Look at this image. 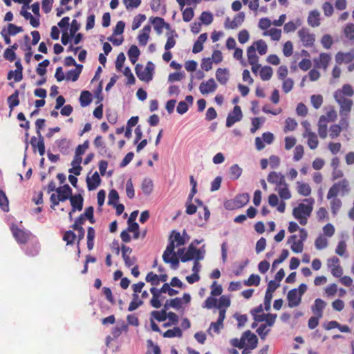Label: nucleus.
Segmentation results:
<instances>
[{
    "instance_id": "f257e3e1",
    "label": "nucleus",
    "mask_w": 354,
    "mask_h": 354,
    "mask_svg": "<svg viewBox=\"0 0 354 354\" xmlns=\"http://www.w3.org/2000/svg\"><path fill=\"white\" fill-rule=\"evenodd\" d=\"M169 243L162 254V259L166 263H171L176 268L179 264V259L174 250L176 246H181L185 244V240L179 232L173 230L169 238Z\"/></svg>"
},
{
    "instance_id": "f03ea898",
    "label": "nucleus",
    "mask_w": 354,
    "mask_h": 354,
    "mask_svg": "<svg viewBox=\"0 0 354 354\" xmlns=\"http://www.w3.org/2000/svg\"><path fill=\"white\" fill-rule=\"evenodd\" d=\"M57 195L52 194L50 197V207L54 209L59 204V202H64L72 196V189L68 184L58 187L56 189Z\"/></svg>"
},
{
    "instance_id": "7ed1b4c3",
    "label": "nucleus",
    "mask_w": 354,
    "mask_h": 354,
    "mask_svg": "<svg viewBox=\"0 0 354 354\" xmlns=\"http://www.w3.org/2000/svg\"><path fill=\"white\" fill-rule=\"evenodd\" d=\"M313 208V201L309 204L299 203L293 209L292 214L301 225H305L307 223L308 218L311 214Z\"/></svg>"
},
{
    "instance_id": "20e7f679",
    "label": "nucleus",
    "mask_w": 354,
    "mask_h": 354,
    "mask_svg": "<svg viewBox=\"0 0 354 354\" xmlns=\"http://www.w3.org/2000/svg\"><path fill=\"white\" fill-rule=\"evenodd\" d=\"M351 191L349 182L346 178H343L337 183H334L329 189L327 194V199L330 200L333 196H337L338 194L344 196Z\"/></svg>"
},
{
    "instance_id": "39448f33",
    "label": "nucleus",
    "mask_w": 354,
    "mask_h": 354,
    "mask_svg": "<svg viewBox=\"0 0 354 354\" xmlns=\"http://www.w3.org/2000/svg\"><path fill=\"white\" fill-rule=\"evenodd\" d=\"M151 64L152 63L149 62L145 68L140 64H136L135 67L136 74L140 80L148 82L152 80L153 68L150 66Z\"/></svg>"
},
{
    "instance_id": "423d86ee",
    "label": "nucleus",
    "mask_w": 354,
    "mask_h": 354,
    "mask_svg": "<svg viewBox=\"0 0 354 354\" xmlns=\"http://www.w3.org/2000/svg\"><path fill=\"white\" fill-rule=\"evenodd\" d=\"M204 255L201 252L199 249H197L194 245L192 243L189 245L185 253L181 257L182 262H187L194 259V261H199L203 259Z\"/></svg>"
},
{
    "instance_id": "0eeeda50",
    "label": "nucleus",
    "mask_w": 354,
    "mask_h": 354,
    "mask_svg": "<svg viewBox=\"0 0 354 354\" xmlns=\"http://www.w3.org/2000/svg\"><path fill=\"white\" fill-rule=\"evenodd\" d=\"M336 102L339 105V114L341 115L348 116L351 111L353 106V100L348 97H341L340 95L334 96Z\"/></svg>"
},
{
    "instance_id": "6e6552de",
    "label": "nucleus",
    "mask_w": 354,
    "mask_h": 354,
    "mask_svg": "<svg viewBox=\"0 0 354 354\" xmlns=\"http://www.w3.org/2000/svg\"><path fill=\"white\" fill-rule=\"evenodd\" d=\"M297 34L300 41L305 47H311L314 45L315 36L314 34L310 33L308 28H302L298 31Z\"/></svg>"
},
{
    "instance_id": "1a4fd4ad",
    "label": "nucleus",
    "mask_w": 354,
    "mask_h": 354,
    "mask_svg": "<svg viewBox=\"0 0 354 354\" xmlns=\"http://www.w3.org/2000/svg\"><path fill=\"white\" fill-rule=\"evenodd\" d=\"M11 231L15 240L19 244L26 243L31 236L30 232L24 231L17 226H12Z\"/></svg>"
},
{
    "instance_id": "9d476101",
    "label": "nucleus",
    "mask_w": 354,
    "mask_h": 354,
    "mask_svg": "<svg viewBox=\"0 0 354 354\" xmlns=\"http://www.w3.org/2000/svg\"><path fill=\"white\" fill-rule=\"evenodd\" d=\"M245 14L243 12H241L235 15L232 20H231L230 17H227L224 23L225 28L236 29L243 24Z\"/></svg>"
},
{
    "instance_id": "9b49d317",
    "label": "nucleus",
    "mask_w": 354,
    "mask_h": 354,
    "mask_svg": "<svg viewBox=\"0 0 354 354\" xmlns=\"http://www.w3.org/2000/svg\"><path fill=\"white\" fill-rule=\"evenodd\" d=\"M243 118L241 107L238 105L235 106L232 112L230 113L227 117L226 126L231 127L236 122L240 121Z\"/></svg>"
},
{
    "instance_id": "f8f14e48",
    "label": "nucleus",
    "mask_w": 354,
    "mask_h": 354,
    "mask_svg": "<svg viewBox=\"0 0 354 354\" xmlns=\"http://www.w3.org/2000/svg\"><path fill=\"white\" fill-rule=\"evenodd\" d=\"M268 183L272 185H275L276 187L285 185L286 180L285 176L279 172L271 171L269 173L267 177Z\"/></svg>"
},
{
    "instance_id": "ddd939ff",
    "label": "nucleus",
    "mask_w": 354,
    "mask_h": 354,
    "mask_svg": "<svg viewBox=\"0 0 354 354\" xmlns=\"http://www.w3.org/2000/svg\"><path fill=\"white\" fill-rule=\"evenodd\" d=\"M150 21L153 25V28L158 35L162 32L164 28L167 29L170 28L169 24L166 23L163 18L159 17L150 18Z\"/></svg>"
},
{
    "instance_id": "4468645a",
    "label": "nucleus",
    "mask_w": 354,
    "mask_h": 354,
    "mask_svg": "<svg viewBox=\"0 0 354 354\" xmlns=\"http://www.w3.org/2000/svg\"><path fill=\"white\" fill-rule=\"evenodd\" d=\"M288 304L290 308H294L298 306L301 301V295H298L297 290L296 288L290 290L287 295Z\"/></svg>"
},
{
    "instance_id": "2eb2a0df",
    "label": "nucleus",
    "mask_w": 354,
    "mask_h": 354,
    "mask_svg": "<svg viewBox=\"0 0 354 354\" xmlns=\"http://www.w3.org/2000/svg\"><path fill=\"white\" fill-rule=\"evenodd\" d=\"M217 85L213 78H210L207 82H203L199 87V90L203 95H207L215 91Z\"/></svg>"
},
{
    "instance_id": "dca6fc26",
    "label": "nucleus",
    "mask_w": 354,
    "mask_h": 354,
    "mask_svg": "<svg viewBox=\"0 0 354 354\" xmlns=\"http://www.w3.org/2000/svg\"><path fill=\"white\" fill-rule=\"evenodd\" d=\"M84 198L80 194L71 196L70 198V202L72 206V210L69 213V216L71 218V214L76 210L81 211L83 208Z\"/></svg>"
},
{
    "instance_id": "f3484780",
    "label": "nucleus",
    "mask_w": 354,
    "mask_h": 354,
    "mask_svg": "<svg viewBox=\"0 0 354 354\" xmlns=\"http://www.w3.org/2000/svg\"><path fill=\"white\" fill-rule=\"evenodd\" d=\"M151 26L145 25L140 32L138 36V43L140 46H145L149 39V34L151 32Z\"/></svg>"
},
{
    "instance_id": "a211bd4d",
    "label": "nucleus",
    "mask_w": 354,
    "mask_h": 354,
    "mask_svg": "<svg viewBox=\"0 0 354 354\" xmlns=\"http://www.w3.org/2000/svg\"><path fill=\"white\" fill-rule=\"evenodd\" d=\"M38 137V138H37L35 136L32 137L30 139V144L34 150H35V149L37 148L39 155L43 156L45 153V145L44 137Z\"/></svg>"
},
{
    "instance_id": "6ab92c4d",
    "label": "nucleus",
    "mask_w": 354,
    "mask_h": 354,
    "mask_svg": "<svg viewBox=\"0 0 354 354\" xmlns=\"http://www.w3.org/2000/svg\"><path fill=\"white\" fill-rule=\"evenodd\" d=\"M326 306V302L322 299H316L314 304L312 306L311 310L315 315L323 317V311Z\"/></svg>"
},
{
    "instance_id": "aec40b11",
    "label": "nucleus",
    "mask_w": 354,
    "mask_h": 354,
    "mask_svg": "<svg viewBox=\"0 0 354 354\" xmlns=\"http://www.w3.org/2000/svg\"><path fill=\"white\" fill-rule=\"evenodd\" d=\"M250 200V196L247 193L238 194L233 200V207L241 208L245 206Z\"/></svg>"
},
{
    "instance_id": "412c9836",
    "label": "nucleus",
    "mask_w": 354,
    "mask_h": 354,
    "mask_svg": "<svg viewBox=\"0 0 354 354\" xmlns=\"http://www.w3.org/2000/svg\"><path fill=\"white\" fill-rule=\"evenodd\" d=\"M244 338H245V345L250 349H254L258 344L257 337L251 333L250 330L244 332Z\"/></svg>"
},
{
    "instance_id": "4be33fe9",
    "label": "nucleus",
    "mask_w": 354,
    "mask_h": 354,
    "mask_svg": "<svg viewBox=\"0 0 354 354\" xmlns=\"http://www.w3.org/2000/svg\"><path fill=\"white\" fill-rule=\"evenodd\" d=\"M326 116L322 115L318 122V133L321 138L327 137L328 124Z\"/></svg>"
},
{
    "instance_id": "5701e85b",
    "label": "nucleus",
    "mask_w": 354,
    "mask_h": 354,
    "mask_svg": "<svg viewBox=\"0 0 354 354\" xmlns=\"http://www.w3.org/2000/svg\"><path fill=\"white\" fill-rule=\"evenodd\" d=\"M331 59L329 54L322 53L319 55L318 59H315V63L317 67L322 68L326 70L328 66V64Z\"/></svg>"
},
{
    "instance_id": "b1692460",
    "label": "nucleus",
    "mask_w": 354,
    "mask_h": 354,
    "mask_svg": "<svg viewBox=\"0 0 354 354\" xmlns=\"http://www.w3.org/2000/svg\"><path fill=\"white\" fill-rule=\"evenodd\" d=\"M297 236L292 235L288 239V243H291L290 248L295 253H301L303 251L304 243L301 241L296 240Z\"/></svg>"
},
{
    "instance_id": "393cba45",
    "label": "nucleus",
    "mask_w": 354,
    "mask_h": 354,
    "mask_svg": "<svg viewBox=\"0 0 354 354\" xmlns=\"http://www.w3.org/2000/svg\"><path fill=\"white\" fill-rule=\"evenodd\" d=\"M101 179L97 171H95L91 176V178L87 177L86 184L88 190L95 189L100 184Z\"/></svg>"
},
{
    "instance_id": "a878e982",
    "label": "nucleus",
    "mask_w": 354,
    "mask_h": 354,
    "mask_svg": "<svg viewBox=\"0 0 354 354\" xmlns=\"http://www.w3.org/2000/svg\"><path fill=\"white\" fill-rule=\"evenodd\" d=\"M354 91L351 85L348 84H344L342 88L337 90L334 93V96H337L340 95L341 97H351L353 95Z\"/></svg>"
},
{
    "instance_id": "bb28decb",
    "label": "nucleus",
    "mask_w": 354,
    "mask_h": 354,
    "mask_svg": "<svg viewBox=\"0 0 354 354\" xmlns=\"http://www.w3.org/2000/svg\"><path fill=\"white\" fill-rule=\"evenodd\" d=\"M308 24L311 27H317L320 25V13L318 10L310 11L308 17Z\"/></svg>"
},
{
    "instance_id": "cd10ccee",
    "label": "nucleus",
    "mask_w": 354,
    "mask_h": 354,
    "mask_svg": "<svg viewBox=\"0 0 354 354\" xmlns=\"http://www.w3.org/2000/svg\"><path fill=\"white\" fill-rule=\"evenodd\" d=\"M225 318V311L221 310L218 313V317L216 322H212L210 325L209 330L212 328L214 331L218 333L221 328H223V321Z\"/></svg>"
},
{
    "instance_id": "c85d7f7f",
    "label": "nucleus",
    "mask_w": 354,
    "mask_h": 354,
    "mask_svg": "<svg viewBox=\"0 0 354 354\" xmlns=\"http://www.w3.org/2000/svg\"><path fill=\"white\" fill-rule=\"evenodd\" d=\"M342 205V201L337 196H333L330 198V206L332 214L335 216L340 210Z\"/></svg>"
},
{
    "instance_id": "c756f323",
    "label": "nucleus",
    "mask_w": 354,
    "mask_h": 354,
    "mask_svg": "<svg viewBox=\"0 0 354 354\" xmlns=\"http://www.w3.org/2000/svg\"><path fill=\"white\" fill-rule=\"evenodd\" d=\"M216 77L221 84H225L229 79V73L227 68H218L216 72Z\"/></svg>"
},
{
    "instance_id": "7c9ffc66",
    "label": "nucleus",
    "mask_w": 354,
    "mask_h": 354,
    "mask_svg": "<svg viewBox=\"0 0 354 354\" xmlns=\"http://www.w3.org/2000/svg\"><path fill=\"white\" fill-rule=\"evenodd\" d=\"M275 191L278 192L279 196L282 200H288L292 196L286 183L285 185H282V186L276 187Z\"/></svg>"
},
{
    "instance_id": "2f4dec72",
    "label": "nucleus",
    "mask_w": 354,
    "mask_h": 354,
    "mask_svg": "<svg viewBox=\"0 0 354 354\" xmlns=\"http://www.w3.org/2000/svg\"><path fill=\"white\" fill-rule=\"evenodd\" d=\"M297 191L299 194L304 196H308L311 194V187L308 183L297 182Z\"/></svg>"
},
{
    "instance_id": "473e14b6",
    "label": "nucleus",
    "mask_w": 354,
    "mask_h": 354,
    "mask_svg": "<svg viewBox=\"0 0 354 354\" xmlns=\"http://www.w3.org/2000/svg\"><path fill=\"white\" fill-rule=\"evenodd\" d=\"M247 57L250 64H254L259 62V57L256 54V48L254 45L248 48Z\"/></svg>"
},
{
    "instance_id": "72a5a7b5",
    "label": "nucleus",
    "mask_w": 354,
    "mask_h": 354,
    "mask_svg": "<svg viewBox=\"0 0 354 354\" xmlns=\"http://www.w3.org/2000/svg\"><path fill=\"white\" fill-rule=\"evenodd\" d=\"M231 301L230 297L226 295H222L218 302L217 308H218V313L221 310L225 311L226 314L227 308L230 306Z\"/></svg>"
},
{
    "instance_id": "f704fd0d",
    "label": "nucleus",
    "mask_w": 354,
    "mask_h": 354,
    "mask_svg": "<svg viewBox=\"0 0 354 354\" xmlns=\"http://www.w3.org/2000/svg\"><path fill=\"white\" fill-rule=\"evenodd\" d=\"M19 91L16 90L12 95H10L8 97V104L10 111H12L14 109V107L19 104Z\"/></svg>"
},
{
    "instance_id": "c9c22d12",
    "label": "nucleus",
    "mask_w": 354,
    "mask_h": 354,
    "mask_svg": "<svg viewBox=\"0 0 354 354\" xmlns=\"http://www.w3.org/2000/svg\"><path fill=\"white\" fill-rule=\"evenodd\" d=\"M140 50L136 45H132L128 50L129 59L132 64H135L140 55Z\"/></svg>"
},
{
    "instance_id": "e433bc0d",
    "label": "nucleus",
    "mask_w": 354,
    "mask_h": 354,
    "mask_svg": "<svg viewBox=\"0 0 354 354\" xmlns=\"http://www.w3.org/2000/svg\"><path fill=\"white\" fill-rule=\"evenodd\" d=\"M272 68L268 66L261 67L259 71L260 77L263 81L269 80L272 77Z\"/></svg>"
},
{
    "instance_id": "4c0bfd02",
    "label": "nucleus",
    "mask_w": 354,
    "mask_h": 354,
    "mask_svg": "<svg viewBox=\"0 0 354 354\" xmlns=\"http://www.w3.org/2000/svg\"><path fill=\"white\" fill-rule=\"evenodd\" d=\"M95 231L93 227H88L87 230V248L88 250H91L94 247V239Z\"/></svg>"
},
{
    "instance_id": "58836bf2",
    "label": "nucleus",
    "mask_w": 354,
    "mask_h": 354,
    "mask_svg": "<svg viewBox=\"0 0 354 354\" xmlns=\"http://www.w3.org/2000/svg\"><path fill=\"white\" fill-rule=\"evenodd\" d=\"M304 137L308 138V145L311 149H315L317 147L319 141L316 134L313 133H309V134H304Z\"/></svg>"
},
{
    "instance_id": "ea45409f",
    "label": "nucleus",
    "mask_w": 354,
    "mask_h": 354,
    "mask_svg": "<svg viewBox=\"0 0 354 354\" xmlns=\"http://www.w3.org/2000/svg\"><path fill=\"white\" fill-rule=\"evenodd\" d=\"M163 337L167 338H172L175 337H181L183 333L179 327H174L172 329H169L163 333Z\"/></svg>"
},
{
    "instance_id": "a19ab883",
    "label": "nucleus",
    "mask_w": 354,
    "mask_h": 354,
    "mask_svg": "<svg viewBox=\"0 0 354 354\" xmlns=\"http://www.w3.org/2000/svg\"><path fill=\"white\" fill-rule=\"evenodd\" d=\"M91 93L88 91H83L80 97L81 106H86L91 102Z\"/></svg>"
},
{
    "instance_id": "79ce46f5",
    "label": "nucleus",
    "mask_w": 354,
    "mask_h": 354,
    "mask_svg": "<svg viewBox=\"0 0 354 354\" xmlns=\"http://www.w3.org/2000/svg\"><path fill=\"white\" fill-rule=\"evenodd\" d=\"M242 169L237 165L234 164L230 168V176L232 180H237L242 174Z\"/></svg>"
},
{
    "instance_id": "37998d69",
    "label": "nucleus",
    "mask_w": 354,
    "mask_h": 354,
    "mask_svg": "<svg viewBox=\"0 0 354 354\" xmlns=\"http://www.w3.org/2000/svg\"><path fill=\"white\" fill-rule=\"evenodd\" d=\"M132 297L133 299L130 302L128 307L129 311H133L143 304V301L141 299H139V296L138 294H133Z\"/></svg>"
},
{
    "instance_id": "c03bdc74",
    "label": "nucleus",
    "mask_w": 354,
    "mask_h": 354,
    "mask_svg": "<svg viewBox=\"0 0 354 354\" xmlns=\"http://www.w3.org/2000/svg\"><path fill=\"white\" fill-rule=\"evenodd\" d=\"M57 147L61 153L66 154L69 151L70 141L66 138L61 139L57 141Z\"/></svg>"
},
{
    "instance_id": "a18cd8bd",
    "label": "nucleus",
    "mask_w": 354,
    "mask_h": 354,
    "mask_svg": "<svg viewBox=\"0 0 354 354\" xmlns=\"http://www.w3.org/2000/svg\"><path fill=\"white\" fill-rule=\"evenodd\" d=\"M255 48L261 55H263L267 53L268 46L266 43L263 40L260 39L253 43Z\"/></svg>"
},
{
    "instance_id": "49530a36",
    "label": "nucleus",
    "mask_w": 354,
    "mask_h": 354,
    "mask_svg": "<svg viewBox=\"0 0 354 354\" xmlns=\"http://www.w3.org/2000/svg\"><path fill=\"white\" fill-rule=\"evenodd\" d=\"M153 182L149 178H145L142 183V190L145 194H149L153 190Z\"/></svg>"
},
{
    "instance_id": "de8ad7c7",
    "label": "nucleus",
    "mask_w": 354,
    "mask_h": 354,
    "mask_svg": "<svg viewBox=\"0 0 354 354\" xmlns=\"http://www.w3.org/2000/svg\"><path fill=\"white\" fill-rule=\"evenodd\" d=\"M261 281V278L257 274H252L249 278L244 281L243 283L245 286H259Z\"/></svg>"
},
{
    "instance_id": "09e8293b",
    "label": "nucleus",
    "mask_w": 354,
    "mask_h": 354,
    "mask_svg": "<svg viewBox=\"0 0 354 354\" xmlns=\"http://www.w3.org/2000/svg\"><path fill=\"white\" fill-rule=\"evenodd\" d=\"M167 312H165V310H161L160 311L153 310L151 312V315L158 322H164L167 319Z\"/></svg>"
},
{
    "instance_id": "8fccbe9b",
    "label": "nucleus",
    "mask_w": 354,
    "mask_h": 354,
    "mask_svg": "<svg viewBox=\"0 0 354 354\" xmlns=\"http://www.w3.org/2000/svg\"><path fill=\"white\" fill-rule=\"evenodd\" d=\"M0 207L4 212H8V199L5 192L0 189Z\"/></svg>"
},
{
    "instance_id": "3c124183",
    "label": "nucleus",
    "mask_w": 354,
    "mask_h": 354,
    "mask_svg": "<svg viewBox=\"0 0 354 354\" xmlns=\"http://www.w3.org/2000/svg\"><path fill=\"white\" fill-rule=\"evenodd\" d=\"M146 19V16L142 14H138L133 20L131 28L133 30L138 29L141 24Z\"/></svg>"
},
{
    "instance_id": "603ef678",
    "label": "nucleus",
    "mask_w": 354,
    "mask_h": 354,
    "mask_svg": "<svg viewBox=\"0 0 354 354\" xmlns=\"http://www.w3.org/2000/svg\"><path fill=\"white\" fill-rule=\"evenodd\" d=\"M297 127V122L296 120L291 118H288L285 121L284 131H294Z\"/></svg>"
},
{
    "instance_id": "864d4df0",
    "label": "nucleus",
    "mask_w": 354,
    "mask_h": 354,
    "mask_svg": "<svg viewBox=\"0 0 354 354\" xmlns=\"http://www.w3.org/2000/svg\"><path fill=\"white\" fill-rule=\"evenodd\" d=\"M345 37L349 40H354V24L349 23L344 28Z\"/></svg>"
},
{
    "instance_id": "5fc2aeb1",
    "label": "nucleus",
    "mask_w": 354,
    "mask_h": 354,
    "mask_svg": "<svg viewBox=\"0 0 354 354\" xmlns=\"http://www.w3.org/2000/svg\"><path fill=\"white\" fill-rule=\"evenodd\" d=\"M127 330V324L122 323V324L117 325L115 328H113L111 334L114 338H118L123 331H126Z\"/></svg>"
},
{
    "instance_id": "6e6d98bb",
    "label": "nucleus",
    "mask_w": 354,
    "mask_h": 354,
    "mask_svg": "<svg viewBox=\"0 0 354 354\" xmlns=\"http://www.w3.org/2000/svg\"><path fill=\"white\" fill-rule=\"evenodd\" d=\"M342 131V127L339 124H333L329 129V136L332 139L337 138Z\"/></svg>"
},
{
    "instance_id": "4d7b16f0",
    "label": "nucleus",
    "mask_w": 354,
    "mask_h": 354,
    "mask_svg": "<svg viewBox=\"0 0 354 354\" xmlns=\"http://www.w3.org/2000/svg\"><path fill=\"white\" fill-rule=\"evenodd\" d=\"M263 35H269L272 40L279 41L281 36V31L279 29L272 28L270 30L265 32Z\"/></svg>"
},
{
    "instance_id": "13d9d810",
    "label": "nucleus",
    "mask_w": 354,
    "mask_h": 354,
    "mask_svg": "<svg viewBox=\"0 0 354 354\" xmlns=\"http://www.w3.org/2000/svg\"><path fill=\"white\" fill-rule=\"evenodd\" d=\"M76 234L71 230L65 232L63 240L66 242L67 245H72L75 242Z\"/></svg>"
},
{
    "instance_id": "bf43d9fd",
    "label": "nucleus",
    "mask_w": 354,
    "mask_h": 354,
    "mask_svg": "<svg viewBox=\"0 0 354 354\" xmlns=\"http://www.w3.org/2000/svg\"><path fill=\"white\" fill-rule=\"evenodd\" d=\"M218 305V301L216 298L214 297V296L208 297L203 304V308H207V309H212L214 307H217Z\"/></svg>"
},
{
    "instance_id": "052dcab7",
    "label": "nucleus",
    "mask_w": 354,
    "mask_h": 354,
    "mask_svg": "<svg viewBox=\"0 0 354 354\" xmlns=\"http://www.w3.org/2000/svg\"><path fill=\"white\" fill-rule=\"evenodd\" d=\"M23 30H24L21 26H17L13 24H9L8 25V30L6 32H8V35L14 36L19 32H23Z\"/></svg>"
},
{
    "instance_id": "680f3d73",
    "label": "nucleus",
    "mask_w": 354,
    "mask_h": 354,
    "mask_svg": "<svg viewBox=\"0 0 354 354\" xmlns=\"http://www.w3.org/2000/svg\"><path fill=\"white\" fill-rule=\"evenodd\" d=\"M108 203L109 205H116V203L119 199V194L115 189H111L108 196Z\"/></svg>"
},
{
    "instance_id": "e2e57ef3",
    "label": "nucleus",
    "mask_w": 354,
    "mask_h": 354,
    "mask_svg": "<svg viewBox=\"0 0 354 354\" xmlns=\"http://www.w3.org/2000/svg\"><path fill=\"white\" fill-rule=\"evenodd\" d=\"M310 100L313 107L316 109L320 108L323 103V97L321 95H313Z\"/></svg>"
},
{
    "instance_id": "0e129e2a",
    "label": "nucleus",
    "mask_w": 354,
    "mask_h": 354,
    "mask_svg": "<svg viewBox=\"0 0 354 354\" xmlns=\"http://www.w3.org/2000/svg\"><path fill=\"white\" fill-rule=\"evenodd\" d=\"M145 280L147 282L150 283L152 286H158L159 284L158 275L153 273V272H149L147 274Z\"/></svg>"
},
{
    "instance_id": "69168bd1",
    "label": "nucleus",
    "mask_w": 354,
    "mask_h": 354,
    "mask_svg": "<svg viewBox=\"0 0 354 354\" xmlns=\"http://www.w3.org/2000/svg\"><path fill=\"white\" fill-rule=\"evenodd\" d=\"M315 244L317 249L322 250L327 247L328 241L323 236H319L316 239Z\"/></svg>"
},
{
    "instance_id": "338daca9",
    "label": "nucleus",
    "mask_w": 354,
    "mask_h": 354,
    "mask_svg": "<svg viewBox=\"0 0 354 354\" xmlns=\"http://www.w3.org/2000/svg\"><path fill=\"white\" fill-rule=\"evenodd\" d=\"M194 12L192 8H187L183 11V19L185 22L190 21L194 17Z\"/></svg>"
},
{
    "instance_id": "774afa93",
    "label": "nucleus",
    "mask_w": 354,
    "mask_h": 354,
    "mask_svg": "<svg viewBox=\"0 0 354 354\" xmlns=\"http://www.w3.org/2000/svg\"><path fill=\"white\" fill-rule=\"evenodd\" d=\"M304 153V149L303 146L301 145H297L295 148L293 159L295 161H299L302 158Z\"/></svg>"
}]
</instances>
